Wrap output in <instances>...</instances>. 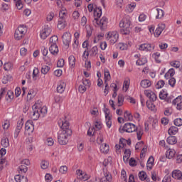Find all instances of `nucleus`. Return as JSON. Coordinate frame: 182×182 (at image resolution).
Here are the masks:
<instances>
[{"mask_svg": "<svg viewBox=\"0 0 182 182\" xmlns=\"http://www.w3.org/2000/svg\"><path fill=\"white\" fill-rule=\"evenodd\" d=\"M32 112H31V119L33 120H38L41 114H46L48 113V108L46 107H42V102L37 101L32 107Z\"/></svg>", "mask_w": 182, "mask_h": 182, "instance_id": "nucleus-1", "label": "nucleus"}, {"mask_svg": "<svg viewBox=\"0 0 182 182\" xmlns=\"http://www.w3.org/2000/svg\"><path fill=\"white\" fill-rule=\"evenodd\" d=\"M131 22L128 18H124L119 22V28H121V32L122 35H129L132 27H130Z\"/></svg>", "mask_w": 182, "mask_h": 182, "instance_id": "nucleus-2", "label": "nucleus"}, {"mask_svg": "<svg viewBox=\"0 0 182 182\" xmlns=\"http://www.w3.org/2000/svg\"><path fill=\"white\" fill-rule=\"evenodd\" d=\"M70 136H72V130L67 129L66 131H61V133H60L58 136L59 144H60L61 146H65V144H68Z\"/></svg>", "mask_w": 182, "mask_h": 182, "instance_id": "nucleus-3", "label": "nucleus"}, {"mask_svg": "<svg viewBox=\"0 0 182 182\" xmlns=\"http://www.w3.org/2000/svg\"><path fill=\"white\" fill-rule=\"evenodd\" d=\"M92 23L97 28H100L102 31L107 28L108 19L106 17H102L100 21H99L97 18H95Z\"/></svg>", "mask_w": 182, "mask_h": 182, "instance_id": "nucleus-4", "label": "nucleus"}, {"mask_svg": "<svg viewBox=\"0 0 182 182\" xmlns=\"http://www.w3.org/2000/svg\"><path fill=\"white\" fill-rule=\"evenodd\" d=\"M107 41H109L111 45H114L116 42L119 40V33L117 31H109L105 35Z\"/></svg>", "mask_w": 182, "mask_h": 182, "instance_id": "nucleus-5", "label": "nucleus"}, {"mask_svg": "<svg viewBox=\"0 0 182 182\" xmlns=\"http://www.w3.org/2000/svg\"><path fill=\"white\" fill-rule=\"evenodd\" d=\"M137 130V127L133 123H126L123 126V127L119 128L120 133H133V132H136Z\"/></svg>", "mask_w": 182, "mask_h": 182, "instance_id": "nucleus-6", "label": "nucleus"}, {"mask_svg": "<svg viewBox=\"0 0 182 182\" xmlns=\"http://www.w3.org/2000/svg\"><path fill=\"white\" fill-rule=\"evenodd\" d=\"M25 33H26V27L23 25H21L18 27L14 33L16 41H21L25 36Z\"/></svg>", "mask_w": 182, "mask_h": 182, "instance_id": "nucleus-7", "label": "nucleus"}, {"mask_svg": "<svg viewBox=\"0 0 182 182\" xmlns=\"http://www.w3.org/2000/svg\"><path fill=\"white\" fill-rule=\"evenodd\" d=\"M35 130V125L33 120H28L25 124V133L26 134H32Z\"/></svg>", "mask_w": 182, "mask_h": 182, "instance_id": "nucleus-8", "label": "nucleus"}, {"mask_svg": "<svg viewBox=\"0 0 182 182\" xmlns=\"http://www.w3.org/2000/svg\"><path fill=\"white\" fill-rule=\"evenodd\" d=\"M50 33H52V28L49 26H46L41 31L40 36L42 39L45 40Z\"/></svg>", "mask_w": 182, "mask_h": 182, "instance_id": "nucleus-9", "label": "nucleus"}, {"mask_svg": "<svg viewBox=\"0 0 182 182\" xmlns=\"http://www.w3.org/2000/svg\"><path fill=\"white\" fill-rule=\"evenodd\" d=\"M76 176L79 180H81L82 181H87L89 178H90V176L86 173V172H83V171L78 169L76 171Z\"/></svg>", "mask_w": 182, "mask_h": 182, "instance_id": "nucleus-10", "label": "nucleus"}, {"mask_svg": "<svg viewBox=\"0 0 182 182\" xmlns=\"http://www.w3.org/2000/svg\"><path fill=\"white\" fill-rule=\"evenodd\" d=\"M63 38V42L64 45L67 47L69 48V45L70 44V42L72 41V35L70 34V32H65L62 36Z\"/></svg>", "mask_w": 182, "mask_h": 182, "instance_id": "nucleus-11", "label": "nucleus"}, {"mask_svg": "<svg viewBox=\"0 0 182 182\" xmlns=\"http://www.w3.org/2000/svg\"><path fill=\"white\" fill-rule=\"evenodd\" d=\"M172 105L176 106V110H182V97L181 95L178 96L172 101Z\"/></svg>", "mask_w": 182, "mask_h": 182, "instance_id": "nucleus-12", "label": "nucleus"}, {"mask_svg": "<svg viewBox=\"0 0 182 182\" xmlns=\"http://www.w3.org/2000/svg\"><path fill=\"white\" fill-rule=\"evenodd\" d=\"M31 164L29 159H24L21 161V165L18 168V171L21 173H26L28 171V166Z\"/></svg>", "mask_w": 182, "mask_h": 182, "instance_id": "nucleus-13", "label": "nucleus"}, {"mask_svg": "<svg viewBox=\"0 0 182 182\" xmlns=\"http://www.w3.org/2000/svg\"><path fill=\"white\" fill-rule=\"evenodd\" d=\"M22 127H23V119H21L18 122L15 132H14V138L18 139L19 136V133H21V130H22Z\"/></svg>", "mask_w": 182, "mask_h": 182, "instance_id": "nucleus-14", "label": "nucleus"}, {"mask_svg": "<svg viewBox=\"0 0 182 182\" xmlns=\"http://www.w3.org/2000/svg\"><path fill=\"white\" fill-rule=\"evenodd\" d=\"M155 46L149 43H144L139 46V50H144L145 52H150L154 50Z\"/></svg>", "mask_w": 182, "mask_h": 182, "instance_id": "nucleus-15", "label": "nucleus"}, {"mask_svg": "<svg viewBox=\"0 0 182 182\" xmlns=\"http://www.w3.org/2000/svg\"><path fill=\"white\" fill-rule=\"evenodd\" d=\"M166 29V24L164 23H161L158 25V27L156 28V29L155 30L154 32V36L156 38H159V36H160V35H161V33L163 32V31H164Z\"/></svg>", "mask_w": 182, "mask_h": 182, "instance_id": "nucleus-16", "label": "nucleus"}, {"mask_svg": "<svg viewBox=\"0 0 182 182\" xmlns=\"http://www.w3.org/2000/svg\"><path fill=\"white\" fill-rule=\"evenodd\" d=\"M144 95L146 96V97L150 99L151 102H156V100H157V95L153 91L145 90Z\"/></svg>", "mask_w": 182, "mask_h": 182, "instance_id": "nucleus-17", "label": "nucleus"}, {"mask_svg": "<svg viewBox=\"0 0 182 182\" xmlns=\"http://www.w3.org/2000/svg\"><path fill=\"white\" fill-rule=\"evenodd\" d=\"M65 89H66V82L60 81L57 86L58 93H63V92H65Z\"/></svg>", "mask_w": 182, "mask_h": 182, "instance_id": "nucleus-18", "label": "nucleus"}, {"mask_svg": "<svg viewBox=\"0 0 182 182\" xmlns=\"http://www.w3.org/2000/svg\"><path fill=\"white\" fill-rule=\"evenodd\" d=\"M109 109L105 110V118H106V124L108 127V129H110L112 127V117L109 115Z\"/></svg>", "mask_w": 182, "mask_h": 182, "instance_id": "nucleus-19", "label": "nucleus"}, {"mask_svg": "<svg viewBox=\"0 0 182 182\" xmlns=\"http://www.w3.org/2000/svg\"><path fill=\"white\" fill-rule=\"evenodd\" d=\"M172 177L173 178H175V180H181L182 178V173L180 170H174L172 172Z\"/></svg>", "mask_w": 182, "mask_h": 182, "instance_id": "nucleus-20", "label": "nucleus"}, {"mask_svg": "<svg viewBox=\"0 0 182 182\" xmlns=\"http://www.w3.org/2000/svg\"><path fill=\"white\" fill-rule=\"evenodd\" d=\"M49 50L52 55H58L59 52V48H58V45H50L49 48Z\"/></svg>", "mask_w": 182, "mask_h": 182, "instance_id": "nucleus-21", "label": "nucleus"}, {"mask_svg": "<svg viewBox=\"0 0 182 182\" xmlns=\"http://www.w3.org/2000/svg\"><path fill=\"white\" fill-rule=\"evenodd\" d=\"M66 16H68V11L63 9L59 12V21H66Z\"/></svg>", "mask_w": 182, "mask_h": 182, "instance_id": "nucleus-22", "label": "nucleus"}, {"mask_svg": "<svg viewBox=\"0 0 182 182\" xmlns=\"http://www.w3.org/2000/svg\"><path fill=\"white\" fill-rule=\"evenodd\" d=\"M124 122H132V120H133V115H132V113L125 111L124 113Z\"/></svg>", "mask_w": 182, "mask_h": 182, "instance_id": "nucleus-23", "label": "nucleus"}, {"mask_svg": "<svg viewBox=\"0 0 182 182\" xmlns=\"http://www.w3.org/2000/svg\"><path fill=\"white\" fill-rule=\"evenodd\" d=\"M168 133L170 136H174V134H177V133H178V128H177V127L172 126L168 129Z\"/></svg>", "mask_w": 182, "mask_h": 182, "instance_id": "nucleus-24", "label": "nucleus"}, {"mask_svg": "<svg viewBox=\"0 0 182 182\" xmlns=\"http://www.w3.org/2000/svg\"><path fill=\"white\" fill-rule=\"evenodd\" d=\"M94 16L95 19H97V18H100L102 16V9L99 7H95L94 9Z\"/></svg>", "mask_w": 182, "mask_h": 182, "instance_id": "nucleus-25", "label": "nucleus"}, {"mask_svg": "<svg viewBox=\"0 0 182 182\" xmlns=\"http://www.w3.org/2000/svg\"><path fill=\"white\" fill-rule=\"evenodd\" d=\"M166 156L167 159H173L176 156V151L174 149H169L166 151Z\"/></svg>", "mask_w": 182, "mask_h": 182, "instance_id": "nucleus-26", "label": "nucleus"}, {"mask_svg": "<svg viewBox=\"0 0 182 182\" xmlns=\"http://www.w3.org/2000/svg\"><path fill=\"white\" fill-rule=\"evenodd\" d=\"M14 179L16 182H28V178L20 175H16L14 177Z\"/></svg>", "mask_w": 182, "mask_h": 182, "instance_id": "nucleus-27", "label": "nucleus"}, {"mask_svg": "<svg viewBox=\"0 0 182 182\" xmlns=\"http://www.w3.org/2000/svg\"><path fill=\"white\" fill-rule=\"evenodd\" d=\"M100 151L104 154H107V153H109V145H107L106 144H102L100 146Z\"/></svg>", "mask_w": 182, "mask_h": 182, "instance_id": "nucleus-28", "label": "nucleus"}, {"mask_svg": "<svg viewBox=\"0 0 182 182\" xmlns=\"http://www.w3.org/2000/svg\"><path fill=\"white\" fill-rule=\"evenodd\" d=\"M141 86L144 88L150 87L151 86V82L149 80H143L141 81Z\"/></svg>", "mask_w": 182, "mask_h": 182, "instance_id": "nucleus-29", "label": "nucleus"}, {"mask_svg": "<svg viewBox=\"0 0 182 182\" xmlns=\"http://www.w3.org/2000/svg\"><path fill=\"white\" fill-rule=\"evenodd\" d=\"M157 15L156 19H161L164 16V11L161 9H156Z\"/></svg>", "mask_w": 182, "mask_h": 182, "instance_id": "nucleus-30", "label": "nucleus"}, {"mask_svg": "<svg viewBox=\"0 0 182 182\" xmlns=\"http://www.w3.org/2000/svg\"><path fill=\"white\" fill-rule=\"evenodd\" d=\"M69 65L71 68H75V65H76V58H75L74 55H70L68 58Z\"/></svg>", "mask_w": 182, "mask_h": 182, "instance_id": "nucleus-31", "label": "nucleus"}, {"mask_svg": "<svg viewBox=\"0 0 182 182\" xmlns=\"http://www.w3.org/2000/svg\"><path fill=\"white\" fill-rule=\"evenodd\" d=\"M1 144L4 148L9 147V139L7 137L2 138Z\"/></svg>", "mask_w": 182, "mask_h": 182, "instance_id": "nucleus-32", "label": "nucleus"}, {"mask_svg": "<svg viewBox=\"0 0 182 182\" xmlns=\"http://www.w3.org/2000/svg\"><path fill=\"white\" fill-rule=\"evenodd\" d=\"M58 28L60 30L66 28V20H58Z\"/></svg>", "mask_w": 182, "mask_h": 182, "instance_id": "nucleus-33", "label": "nucleus"}, {"mask_svg": "<svg viewBox=\"0 0 182 182\" xmlns=\"http://www.w3.org/2000/svg\"><path fill=\"white\" fill-rule=\"evenodd\" d=\"M61 129V132H66V130H72L69 129V122L67 121L62 122Z\"/></svg>", "mask_w": 182, "mask_h": 182, "instance_id": "nucleus-34", "label": "nucleus"}, {"mask_svg": "<svg viewBox=\"0 0 182 182\" xmlns=\"http://www.w3.org/2000/svg\"><path fill=\"white\" fill-rule=\"evenodd\" d=\"M33 80H36L39 77V69L38 68H34L33 70Z\"/></svg>", "mask_w": 182, "mask_h": 182, "instance_id": "nucleus-35", "label": "nucleus"}, {"mask_svg": "<svg viewBox=\"0 0 182 182\" xmlns=\"http://www.w3.org/2000/svg\"><path fill=\"white\" fill-rule=\"evenodd\" d=\"M13 100H14V92L8 91L6 95V100H7V102H12Z\"/></svg>", "mask_w": 182, "mask_h": 182, "instance_id": "nucleus-36", "label": "nucleus"}, {"mask_svg": "<svg viewBox=\"0 0 182 182\" xmlns=\"http://www.w3.org/2000/svg\"><path fill=\"white\" fill-rule=\"evenodd\" d=\"M130 86V80H125L124 81V84H123V90L124 92H127V90H129V87Z\"/></svg>", "mask_w": 182, "mask_h": 182, "instance_id": "nucleus-37", "label": "nucleus"}, {"mask_svg": "<svg viewBox=\"0 0 182 182\" xmlns=\"http://www.w3.org/2000/svg\"><path fill=\"white\" fill-rule=\"evenodd\" d=\"M168 144H176L177 143V138L176 136H169L166 140Z\"/></svg>", "mask_w": 182, "mask_h": 182, "instance_id": "nucleus-38", "label": "nucleus"}, {"mask_svg": "<svg viewBox=\"0 0 182 182\" xmlns=\"http://www.w3.org/2000/svg\"><path fill=\"white\" fill-rule=\"evenodd\" d=\"M35 91L33 90H30L27 95V100H31L35 97Z\"/></svg>", "mask_w": 182, "mask_h": 182, "instance_id": "nucleus-39", "label": "nucleus"}, {"mask_svg": "<svg viewBox=\"0 0 182 182\" xmlns=\"http://www.w3.org/2000/svg\"><path fill=\"white\" fill-rule=\"evenodd\" d=\"M124 102V97L123 96V95H119L118 101H117V105L119 107H120L121 106H123Z\"/></svg>", "mask_w": 182, "mask_h": 182, "instance_id": "nucleus-40", "label": "nucleus"}, {"mask_svg": "<svg viewBox=\"0 0 182 182\" xmlns=\"http://www.w3.org/2000/svg\"><path fill=\"white\" fill-rule=\"evenodd\" d=\"M146 107L149 110H151L152 112H156V105H154L153 102L146 101Z\"/></svg>", "mask_w": 182, "mask_h": 182, "instance_id": "nucleus-41", "label": "nucleus"}, {"mask_svg": "<svg viewBox=\"0 0 182 182\" xmlns=\"http://www.w3.org/2000/svg\"><path fill=\"white\" fill-rule=\"evenodd\" d=\"M50 70V66L43 65L41 68V73H43V75H48V73H49Z\"/></svg>", "mask_w": 182, "mask_h": 182, "instance_id": "nucleus-42", "label": "nucleus"}, {"mask_svg": "<svg viewBox=\"0 0 182 182\" xmlns=\"http://www.w3.org/2000/svg\"><path fill=\"white\" fill-rule=\"evenodd\" d=\"M104 76H105V83H107V81L112 79V77L110 76V73L109 72V70H105Z\"/></svg>", "mask_w": 182, "mask_h": 182, "instance_id": "nucleus-43", "label": "nucleus"}, {"mask_svg": "<svg viewBox=\"0 0 182 182\" xmlns=\"http://www.w3.org/2000/svg\"><path fill=\"white\" fill-rule=\"evenodd\" d=\"M97 52H99L97 46H94L90 50V56H96V55H97Z\"/></svg>", "mask_w": 182, "mask_h": 182, "instance_id": "nucleus-44", "label": "nucleus"}, {"mask_svg": "<svg viewBox=\"0 0 182 182\" xmlns=\"http://www.w3.org/2000/svg\"><path fill=\"white\" fill-rule=\"evenodd\" d=\"M43 59L46 63L47 65H52V56H50V55H44Z\"/></svg>", "mask_w": 182, "mask_h": 182, "instance_id": "nucleus-45", "label": "nucleus"}, {"mask_svg": "<svg viewBox=\"0 0 182 182\" xmlns=\"http://www.w3.org/2000/svg\"><path fill=\"white\" fill-rule=\"evenodd\" d=\"M146 63H147V58H146L136 60V65H138L139 66H143V65H146Z\"/></svg>", "mask_w": 182, "mask_h": 182, "instance_id": "nucleus-46", "label": "nucleus"}, {"mask_svg": "<svg viewBox=\"0 0 182 182\" xmlns=\"http://www.w3.org/2000/svg\"><path fill=\"white\" fill-rule=\"evenodd\" d=\"M86 32H87V36L90 37L92 36V32L93 31V28H92V26L90 25H87L85 26Z\"/></svg>", "mask_w": 182, "mask_h": 182, "instance_id": "nucleus-47", "label": "nucleus"}, {"mask_svg": "<svg viewBox=\"0 0 182 182\" xmlns=\"http://www.w3.org/2000/svg\"><path fill=\"white\" fill-rule=\"evenodd\" d=\"M58 36H53L50 38V45H56V43H58Z\"/></svg>", "mask_w": 182, "mask_h": 182, "instance_id": "nucleus-48", "label": "nucleus"}, {"mask_svg": "<svg viewBox=\"0 0 182 182\" xmlns=\"http://www.w3.org/2000/svg\"><path fill=\"white\" fill-rule=\"evenodd\" d=\"M135 132H136L138 140H141V136H143V129H141V128H137Z\"/></svg>", "mask_w": 182, "mask_h": 182, "instance_id": "nucleus-49", "label": "nucleus"}, {"mask_svg": "<svg viewBox=\"0 0 182 182\" xmlns=\"http://www.w3.org/2000/svg\"><path fill=\"white\" fill-rule=\"evenodd\" d=\"M139 177L140 178V180H141V181H144V180H146V178H147V173H146L144 171H140L139 173Z\"/></svg>", "mask_w": 182, "mask_h": 182, "instance_id": "nucleus-50", "label": "nucleus"}, {"mask_svg": "<svg viewBox=\"0 0 182 182\" xmlns=\"http://www.w3.org/2000/svg\"><path fill=\"white\" fill-rule=\"evenodd\" d=\"M12 68H13V65L11 63H6L4 65V70H6V71L11 70L12 69Z\"/></svg>", "mask_w": 182, "mask_h": 182, "instance_id": "nucleus-51", "label": "nucleus"}, {"mask_svg": "<svg viewBox=\"0 0 182 182\" xmlns=\"http://www.w3.org/2000/svg\"><path fill=\"white\" fill-rule=\"evenodd\" d=\"M16 2V6L17 9H22L23 8V4H22V1L21 0H14Z\"/></svg>", "mask_w": 182, "mask_h": 182, "instance_id": "nucleus-52", "label": "nucleus"}, {"mask_svg": "<svg viewBox=\"0 0 182 182\" xmlns=\"http://www.w3.org/2000/svg\"><path fill=\"white\" fill-rule=\"evenodd\" d=\"M41 167L43 168V170H46L49 167V162L46 161H43L41 163Z\"/></svg>", "mask_w": 182, "mask_h": 182, "instance_id": "nucleus-53", "label": "nucleus"}, {"mask_svg": "<svg viewBox=\"0 0 182 182\" xmlns=\"http://www.w3.org/2000/svg\"><path fill=\"white\" fill-rule=\"evenodd\" d=\"M59 172L61 173V174H66L68 173V166H62L60 167Z\"/></svg>", "mask_w": 182, "mask_h": 182, "instance_id": "nucleus-54", "label": "nucleus"}, {"mask_svg": "<svg viewBox=\"0 0 182 182\" xmlns=\"http://www.w3.org/2000/svg\"><path fill=\"white\" fill-rule=\"evenodd\" d=\"M164 85H165L164 80H161L156 83V89H161V87H163Z\"/></svg>", "mask_w": 182, "mask_h": 182, "instance_id": "nucleus-55", "label": "nucleus"}, {"mask_svg": "<svg viewBox=\"0 0 182 182\" xmlns=\"http://www.w3.org/2000/svg\"><path fill=\"white\" fill-rule=\"evenodd\" d=\"M102 164L105 167L109 166V164H112V157H108L107 159H105Z\"/></svg>", "mask_w": 182, "mask_h": 182, "instance_id": "nucleus-56", "label": "nucleus"}, {"mask_svg": "<svg viewBox=\"0 0 182 182\" xmlns=\"http://www.w3.org/2000/svg\"><path fill=\"white\" fill-rule=\"evenodd\" d=\"M174 124L175 126H177L178 127H180L182 126V119L181 118H177L174 120Z\"/></svg>", "mask_w": 182, "mask_h": 182, "instance_id": "nucleus-57", "label": "nucleus"}, {"mask_svg": "<svg viewBox=\"0 0 182 182\" xmlns=\"http://www.w3.org/2000/svg\"><path fill=\"white\" fill-rule=\"evenodd\" d=\"M159 46L161 50H166V49L168 48V44L166 43H161Z\"/></svg>", "mask_w": 182, "mask_h": 182, "instance_id": "nucleus-58", "label": "nucleus"}, {"mask_svg": "<svg viewBox=\"0 0 182 182\" xmlns=\"http://www.w3.org/2000/svg\"><path fill=\"white\" fill-rule=\"evenodd\" d=\"M167 96H168V94H167L165 92H161L159 93V98L161 99L162 100H166Z\"/></svg>", "mask_w": 182, "mask_h": 182, "instance_id": "nucleus-59", "label": "nucleus"}, {"mask_svg": "<svg viewBox=\"0 0 182 182\" xmlns=\"http://www.w3.org/2000/svg\"><path fill=\"white\" fill-rule=\"evenodd\" d=\"M80 16V14H79V11H75L73 13V19H74L75 21L79 19V17Z\"/></svg>", "mask_w": 182, "mask_h": 182, "instance_id": "nucleus-60", "label": "nucleus"}, {"mask_svg": "<svg viewBox=\"0 0 182 182\" xmlns=\"http://www.w3.org/2000/svg\"><path fill=\"white\" fill-rule=\"evenodd\" d=\"M53 18H55V13L53 12L49 13V14L47 16L48 22H50V21H53Z\"/></svg>", "mask_w": 182, "mask_h": 182, "instance_id": "nucleus-61", "label": "nucleus"}, {"mask_svg": "<svg viewBox=\"0 0 182 182\" xmlns=\"http://www.w3.org/2000/svg\"><path fill=\"white\" fill-rule=\"evenodd\" d=\"M58 68H63L65 66V60L60 59L57 63Z\"/></svg>", "mask_w": 182, "mask_h": 182, "instance_id": "nucleus-62", "label": "nucleus"}, {"mask_svg": "<svg viewBox=\"0 0 182 182\" xmlns=\"http://www.w3.org/2000/svg\"><path fill=\"white\" fill-rule=\"evenodd\" d=\"M87 136H95V128L93 127L88 129Z\"/></svg>", "mask_w": 182, "mask_h": 182, "instance_id": "nucleus-63", "label": "nucleus"}, {"mask_svg": "<svg viewBox=\"0 0 182 182\" xmlns=\"http://www.w3.org/2000/svg\"><path fill=\"white\" fill-rule=\"evenodd\" d=\"M45 178L46 182H50L52 181V180H53V178L52 177V175H50V173H47L45 176Z\"/></svg>", "mask_w": 182, "mask_h": 182, "instance_id": "nucleus-64", "label": "nucleus"}]
</instances>
